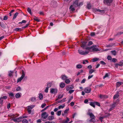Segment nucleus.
Returning <instances> with one entry per match:
<instances>
[{"label":"nucleus","instance_id":"27","mask_svg":"<svg viewBox=\"0 0 123 123\" xmlns=\"http://www.w3.org/2000/svg\"><path fill=\"white\" fill-rule=\"evenodd\" d=\"M70 80L69 79H67L65 81V83L67 84L69 83L70 82Z\"/></svg>","mask_w":123,"mask_h":123},{"label":"nucleus","instance_id":"24","mask_svg":"<svg viewBox=\"0 0 123 123\" xmlns=\"http://www.w3.org/2000/svg\"><path fill=\"white\" fill-rule=\"evenodd\" d=\"M21 95V94H19L18 93H17L15 95V97L17 98H18L20 97Z\"/></svg>","mask_w":123,"mask_h":123},{"label":"nucleus","instance_id":"9","mask_svg":"<svg viewBox=\"0 0 123 123\" xmlns=\"http://www.w3.org/2000/svg\"><path fill=\"white\" fill-rule=\"evenodd\" d=\"M48 116V114L46 112L43 113L41 115V117L43 119L46 118Z\"/></svg>","mask_w":123,"mask_h":123},{"label":"nucleus","instance_id":"6","mask_svg":"<svg viewBox=\"0 0 123 123\" xmlns=\"http://www.w3.org/2000/svg\"><path fill=\"white\" fill-rule=\"evenodd\" d=\"M22 74L20 78L18 79L17 80V83L20 82L25 76V74L24 71L22 70Z\"/></svg>","mask_w":123,"mask_h":123},{"label":"nucleus","instance_id":"45","mask_svg":"<svg viewBox=\"0 0 123 123\" xmlns=\"http://www.w3.org/2000/svg\"><path fill=\"white\" fill-rule=\"evenodd\" d=\"M69 110V108H68L67 109H66L65 110L64 112L65 113H66L67 114L68 113V111Z\"/></svg>","mask_w":123,"mask_h":123},{"label":"nucleus","instance_id":"58","mask_svg":"<svg viewBox=\"0 0 123 123\" xmlns=\"http://www.w3.org/2000/svg\"><path fill=\"white\" fill-rule=\"evenodd\" d=\"M7 16H5L3 18V19L4 20H6L7 19Z\"/></svg>","mask_w":123,"mask_h":123},{"label":"nucleus","instance_id":"53","mask_svg":"<svg viewBox=\"0 0 123 123\" xmlns=\"http://www.w3.org/2000/svg\"><path fill=\"white\" fill-rule=\"evenodd\" d=\"M49 106H47L44 109H43V110H42L41 111L42 112L44 111L46 109H47L49 107Z\"/></svg>","mask_w":123,"mask_h":123},{"label":"nucleus","instance_id":"55","mask_svg":"<svg viewBox=\"0 0 123 123\" xmlns=\"http://www.w3.org/2000/svg\"><path fill=\"white\" fill-rule=\"evenodd\" d=\"M63 96L62 94H60L58 95V98H62Z\"/></svg>","mask_w":123,"mask_h":123},{"label":"nucleus","instance_id":"33","mask_svg":"<svg viewBox=\"0 0 123 123\" xmlns=\"http://www.w3.org/2000/svg\"><path fill=\"white\" fill-rule=\"evenodd\" d=\"M95 104L98 106L100 107V104L98 102H95Z\"/></svg>","mask_w":123,"mask_h":123},{"label":"nucleus","instance_id":"16","mask_svg":"<svg viewBox=\"0 0 123 123\" xmlns=\"http://www.w3.org/2000/svg\"><path fill=\"white\" fill-rule=\"evenodd\" d=\"M99 97L101 99H103L107 98L108 97V96L102 95H100L99 96Z\"/></svg>","mask_w":123,"mask_h":123},{"label":"nucleus","instance_id":"23","mask_svg":"<svg viewBox=\"0 0 123 123\" xmlns=\"http://www.w3.org/2000/svg\"><path fill=\"white\" fill-rule=\"evenodd\" d=\"M8 116L10 117H12L13 119L14 118L16 117L15 116V115H14L12 114H9Z\"/></svg>","mask_w":123,"mask_h":123},{"label":"nucleus","instance_id":"42","mask_svg":"<svg viewBox=\"0 0 123 123\" xmlns=\"http://www.w3.org/2000/svg\"><path fill=\"white\" fill-rule=\"evenodd\" d=\"M62 116H63L64 117H67L68 115L67 114L65 113L64 112L62 113Z\"/></svg>","mask_w":123,"mask_h":123},{"label":"nucleus","instance_id":"35","mask_svg":"<svg viewBox=\"0 0 123 123\" xmlns=\"http://www.w3.org/2000/svg\"><path fill=\"white\" fill-rule=\"evenodd\" d=\"M64 105H60L58 107V109H60L61 108L62 109L64 107Z\"/></svg>","mask_w":123,"mask_h":123},{"label":"nucleus","instance_id":"1","mask_svg":"<svg viewBox=\"0 0 123 123\" xmlns=\"http://www.w3.org/2000/svg\"><path fill=\"white\" fill-rule=\"evenodd\" d=\"M86 42H82V44L81 45V47H82L84 49H86L85 52L82 51L81 50H78V52L80 54L82 55H85L89 53V51L87 50V48H86Z\"/></svg>","mask_w":123,"mask_h":123},{"label":"nucleus","instance_id":"52","mask_svg":"<svg viewBox=\"0 0 123 123\" xmlns=\"http://www.w3.org/2000/svg\"><path fill=\"white\" fill-rule=\"evenodd\" d=\"M122 64H120L117 63L115 64V66L116 68H117V67L118 66H122Z\"/></svg>","mask_w":123,"mask_h":123},{"label":"nucleus","instance_id":"8","mask_svg":"<svg viewBox=\"0 0 123 123\" xmlns=\"http://www.w3.org/2000/svg\"><path fill=\"white\" fill-rule=\"evenodd\" d=\"M113 0H104V3L108 5L109 6L112 3Z\"/></svg>","mask_w":123,"mask_h":123},{"label":"nucleus","instance_id":"17","mask_svg":"<svg viewBox=\"0 0 123 123\" xmlns=\"http://www.w3.org/2000/svg\"><path fill=\"white\" fill-rule=\"evenodd\" d=\"M61 77V78L63 80H65L68 78L65 75H62Z\"/></svg>","mask_w":123,"mask_h":123},{"label":"nucleus","instance_id":"46","mask_svg":"<svg viewBox=\"0 0 123 123\" xmlns=\"http://www.w3.org/2000/svg\"><path fill=\"white\" fill-rule=\"evenodd\" d=\"M98 59L97 58H95L92 59V61L93 62H95L98 60Z\"/></svg>","mask_w":123,"mask_h":123},{"label":"nucleus","instance_id":"5","mask_svg":"<svg viewBox=\"0 0 123 123\" xmlns=\"http://www.w3.org/2000/svg\"><path fill=\"white\" fill-rule=\"evenodd\" d=\"M74 88V87L73 86H69L67 87L66 89L67 91H69L68 92H74V90L72 89Z\"/></svg>","mask_w":123,"mask_h":123},{"label":"nucleus","instance_id":"56","mask_svg":"<svg viewBox=\"0 0 123 123\" xmlns=\"http://www.w3.org/2000/svg\"><path fill=\"white\" fill-rule=\"evenodd\" d=\"M46 105V104L45 103L43 104L42 105L41 107L42 108H43Z\"/></svg>","mask_w":123,"mask_h":123},{"label":"nucleus","instance_id":"59","mask_svg":"<svg viewBox=\"0 0 123 123\" xmlns=\"http://www.w3.org/2000/svg\"><path fill=\"white\" fill-rule=\"evenodd\" d=\"M12 72L11 71H10L9 72V76H11L12 75Z\"/></svg>","mask_w":123,"mask_h":123},{"label":"nucleus","instance_id":"7","mask_svg":"<svg viewBox=\"0 0 123 123\" xmlns=\"http://www.w3.org/2000/svg\"><path fill=\"white\" fill-rule=\"evenodd\" d=\"M118 104L117 102H114L110 106V108L109 109L110 111H111L114 108H115L116 106Z\"/></svg>","mask_w":123,"mask_h":123},{"label":"nucleus","instance_id":"38","mask_svg":"<svg viewBox=\"0 0 123 123\" xmlns=\"http://www.w3.org/2000/svg\"><path fill=\"white\" fill-rule=\"evenodd\" d=\"M28 12L31 15L32 14L31 13V9L29 8H28L27 9V10Z\"/></svg>","mask_w":123,"mask_h":123},{"label":"nucleus","instance_id":"57","mask_svg":"<svg viewBox=\"0 0 123 123\" xmlns=\"http://www.w3.org/2000/svg\"><path fill=\"white\" fill-rule=\"evenodd\" d=\"M117 61V59L115 58H113L111 60V61L113 62H115Z\"/></svg>","mask_w":123,"mask_h":123},{"label":"nucleus","instance_id":"63","mask_svg":"<svg viewBox=\"0 0 123 123\" xmlns=\"http://www.w3.org/2000/svg\"><path fill=\"white\" fill-rule=\"evenodd\" d=\"M93 76V75H91L89 76L88 77V79H90L92 78Z\"/></svg>","mask_w":123,"mask_h":123},{"label":"nucleus","instance_id":"10","mask_svg":"<svg viewBox=\"0 0 123 123\" xmlns=\"http://www.w3.org/2000/svg\"><path fill=\"white\" fill-rule=\"evenodd\" d=\"M22 119V117H20L17 118H15L13 119H12V120H13L15 122H19L21 121V120L20 119Z\"/></svg>","mask_w":123,"mask_h":123},{"label":"nucleus","instance_id":"37","mask_svg":"<svg viewBox=\"0 0 123 123\" xmlns=\"http://www.w3.org/2000/svg\"><path fill=\"white\" fill-rule=\"evenodd\" d=\"M61 111H59L57 112L56 114L58 116H60L61 114Z\"/></svg>","mask_w":123,"mask_h":123},{"label":"nucleus","instance_id":"21","mask_svg":"<svg viewBox=\"0 0 123 123\" xmlns=\"http://www.w3.org/2000/svg\"><path fill=\"white\" fill-rule=\"evenodd\" d=\"M65 86V84L62 82H61L60 84V86L61 88H63Z\"/></svg>","mask_w":123,"mask_h":123},{"label":"nucleus","instance_id":"41","mask_svg":"<svg viewBox=\"0 0 123 123\" xmlns=\"http://www.w3.org/2000/svg\"><path fill=\"white\" fill-rule=\"evenodd\" d=\"M31 100L32 102L36 100V98L34 97H32L31 98Z\"/></svg>","mask_w":123,"mask_h":123},{"label":"nucleus","instance_id":"31","mask_svg":"<svg viewBox=\"0 0 123 123\" xmlns=\"http://www.w3.org/2000/svg\"><path fill=\"white\" fill-rule=\"evenodd\" d=\"M86 7L88 9H90L91 8V6L90 3H87Z\"/></svg>","mask_w":123,"mask_h":123},{"label":"nucleus","instance_id":"44","mask_svg":"<svg viewBox=\"0 0 123 123\" xmlns=\"http://www.w3.org/2000/svg\"><path fill=\"white\" fill-rule=\"evenodd\" d=\"M49 88L46 87L44 89V92H48L49 89Z\"/></svg>","mask_w":123,"mask_h":123},{"label":"nucleus","instance_id":"64","mask_svg":"<svg viewBox=\"0 0 123 123\" xmlns=\"http://www.w3.org/2000/svg\"><path fill=\"white\" fill-rule=\"evenodd\" d=\"M70 105L73 106L74 105V103L73 102H71L70 103Z\"/></svg>","mask_w":123,"mask_h":123},{"label":"nucleus","instance_id":"19","mask_svg":"<svg viewBox=\"0 0 123 123\" xmlns=\"http://www.w3.org/2000/svg\"><path fill=\"white\" fill-rule=\"evenodd\" d=\"M66 120H63L62 121V123H67L69 121V118L68 117H66Z\"/></svg>","mask_w":123,"mask_h":123},{"label":"nucleus","instance_id":"32","mask_svg":"<svg viewBox=\"0 0 123 123\" xmlns=\"http://www.w3.org/2000/svg\"><path fill=\"white\" fill-rule=\"evenodd\" d=\"M82 67V66L80 64H78L76 65V67L78 68H80Z\"/></svg>","mask_w":123,"mask_h":123},{"label":"nucleus","instance_id":"50","mask_svg":"<svg viewBox=\"0 0 123 123\" xmlns=\"http://www.w3.org/2000/svg\"><path fill=\"white\" fill-rule=\"evenodd\" d=\"M3 101V99L2 98H0V103L1 104V105H2Z\"/></svg>","mask_w":123,"mask_h":123},{"label":"nucleus","instance_id":"14","mask_svg":"<svg viewBox=\"0 0 123 123\" xmlns=\"http://www.w3.org/2000/svg\"><path fill=\"white\" fill-rule=\"evenodd\" d=\"M52 83L51 82H48L47 83L46 85V87L49 88H50L52 85Z\"/></svg>","mask_w":123,"mask_h":123},{"label":"nucleus","instance_id":"62","mask_svg":"<svg viewBox=\"0 0 123 123\" xmlns=\"http://www.w3.org/2000/svg\"><path fill=\"white\" fill-rule=\"evenodd\" d=\"M39 14L41 15H44V13L43 12H39Z\"/></svg>","mask_w":123,"mask_h":123},{"label":"nucleus","instance_id":"18","mask_svg":"<svg viewBox=\"0 0 123 123\" xmlns=\"http://www.w3.org/2000/svg\"><path fill=\"white\" fill-rule=\"evenodd\" d=\"M89 105L93 107L94 108H95V101L94 102H89Z\"/></svg>","mask_w":123,"mask_h":123},{"label":"nucleus","instance_id":"12","mask_svg":"<svg viewBox=\"0 0 123 123\" xmlns=\"http://www.w3.org/2000/svg\"><path fill=\"white\" fill-rule=\"evenodd\" d=\"M57 92V90L56 88L50 89V92Z\"/></svg>","mask_w":123,"mask_h":123},{"label":"nucleus","instance_id":"40","mask_svg":"<svg viewBox=\"0 0 123 123\" xmlns=\"http://www.w3.org/2000/svg\"><path fill=\"white\" fill-rule=\"evenodd\" d=\"M34 20L37 21L38 22L40 21V20L39 19L35 17H34Z\"/></svg>","mask_w":123,"mask_h":123},{"label":"nucleus","instance_id":"30","mask_svg":"<svg viewBox=\"0 0 123 123\" xmlns=\"http://www.w3.org/2000/svg\"><path fill=\"white\" fill-rule=\"evenodd\" d=\"M22 29L21 28H17L14 29V30L16 31H22Z\"/></svg>","mask_w":123,"mask_h":123},{"label":"nucleus","instance_id":"26","mask_svg":"<svg viewBox=\"0 0 123 123\" xmlns=\"http://www.w3.org/2000/svg\"><path fill=\"white\" fill-rule=\"evenodd\" d=\"M18 14V12H16L13 16V19H14L16 18Z\"/></svg>","mask_w":123,"mask_h":123},{"label":"nucleus","instance_id":"34","mask_svg":"<svg viewBox=\"0 0 123 123\" xmlns=\"http://www.w3.org/2000/svg\"><path fill=\"white\" fill-rule=\"evenodd\" d=\"M111 52L112 54L114 55H116V52L115 50L111 51Z\"/></svg>","mask_w":123,"mask_h":123},{"label":"nucleus","instance_id":"43","mask_svg":"<svg viewBox=\"0 0 123 123\" xmlns=\"http://www.w3.org/2000/svg\"><path fill=\"white\" fill-rule=\"evenodd\" d=\"M86 80L85 79H84L81 81V84H83L85 83V81H86Z\"/></svg>","mask_w":123,"mask_h":123},{"label":"nucleus","instance_id":"25","mask_svg":"<svg viewBox=\"0 0 123 123\" xmlns=\"http://www.w3.org/2000/svg\"><path fill=\"white\" fill-rule=\"evenodd\" d=\"M35 106V105H32L30 106H29L27 107V109H32Z\"/></svg>","mask_w":123,"mask_h":123},{"label":"nucleus","instance_id":"11","mask_svg":"<svg viewBox=\"0 0 123 123\" xmlns=\"http://www.w3.org/2000/svg\"><path fill=\"white\" fill-rule=\"evenodd\" d=\"M84 91L85 92H90L91 89L89 87H87L85 88Z\"/></svg>","mask_w":123,"mask_h":123},{"label":"nucleus","instance_id":"28","mask_svg":"<svg viewBox=\"0 0 123 123\" xmlns=\"http://www.w3.org/2000/svg\"><path fill=\"white\" fill-rule=\"evenodd\" d=\"M22 123H28V121L26 119H23L22 121Z\"/></svg>","mask_w":123,"mask_h":123},{"label":"nucleus","instance_id":"3","mask_svg":"<svg viewBox=\"0 0 123 123\" xmlns=\"http://www.w3.org/2000/svg\"><path fill=\"white\" fill-rule=\"evenodd\" d=\"M87 49L89 51H89L93 52L99 51V49L97 47V46L96 45L92 46L90 47H87Z\"/></svg>","mask_w":123,"mask_h":123},{"label":"nucleus","instance_id":"4","mask_svg":"<svg viewBox=\"0 0 123 123\" xmlns=\"http://www.w3.org/2000/svg\"><path fill=\"white\" fill-rule=\"evenodd\" d=\"M90 110H89V111ZM87 114L90 116V118H91L89 120L90 122H93V123L95 122H96V120L95 118V116L93 114L92 112H90L89 111L87 113Z\"/></svg>","mask_w":123,"mask_h":123},{"label":"nucleus","instance_id":"15","mask_svg":"<svg viewBox=\"0 0 123 123\" xmlns=\"http://www.w3.org/2000/svg\"><path fill=\"white\" fill-rule=\"evenodd\" d=\"M123 84V82H117L116 84V87H119L120 85Z\"/></svg>","mask_w":123,"mask_h":123},{"label":"nucleus","instance_id":"51","mask_svg":"<svg viewBox=\"0 0 123 123\" xmlns=\"http://www.w3.org/2000/svg\"><path fill=\"white\" fill-rule=\"evenodd\" d=\"M100 63L101 64L103 65H105L106 64V63L103 61H101L100 62Z\"/></svg>","mask_w":123,"mask_h":123},{"label":"nucleus","instance_id":"39","mask_svg":"<svg viewBox=\"0 0 123 123\" xmlns=\"http://www.w3.org/2000/svg\"><path fill=\"white\" fill-rule=\"evenodd\" d=\"M16 91H20L21 90V88L19 87H18L16 89Z\"/></svg>","mask_w":123,"mask_h":123},{"label":"nucleus","instance_id":"48","mask_svg":"<svg viewBox=\"0 0 123 123\" xmlns=\"http://www.w3.org/2000/svg\"><path fill=\"white\" fill-rule=\"evenodd\" d=\"M94 71V70L93 69L90 70L89 71V74H91Z\"/></svg>","mask_w":123,"mask_h":123},{"label":"nucleus","instance_id":"13","mask_svg":"<svg viewBox=\"0 0 123 123\" xmlns=\"http://www.w3.org/2000/svg\"><path fill=\"white\" fill-rule=\"evenodd\" d=\"M95 12H98L99 13H104L105 11L104 10H101L98 9H96L94 10Z\"/></svg>","mask_w":123,"mask_h":123},{"label":"nucleus","instance_id":"47","mask_svg":"<svg viewBox=\"0 0 123 123\" xmlns=\"http://www.w3.org/2000/svg\"><path fill=\"white\" fill-rule=\"evenodd\" d=\"M107 59L108 60H112V57L111 56L109 55L107 57Z\"/></svg>","mask_w":123,"mask_h":123},{"label":"nucleus","instance_id":"61","mask_svg":"<svg viewBox=\"0 0 123 123\" xmlns=\"http://www.w3.org/2000/svg\"><path fill=\"white\" fill-rule=\"evenodd\" d=\"M29 25V24H26L25 26H23L22 27V28H25L27 27Z\"/></svg>","mask_w":123,"mask_h":123},{"label":"nucleus","instance_id":"2","mask_svg":"<svg viewBox=\"0 0 123 123\" xmlns=\"http://www.w3.org/2000/svg\"><path fill=\"white\" fill-rule=\"evenodd\" d=\"M78 0H76L74 2L73 5H71L69 9L72 11H74L75 10V8L78 6H80L83 4V3L81 2L79 4H78Z\"/></svg>","mask_w":123,"mask_h":123},{"label":"nucleus","instance_id":"36","mask_svg":"<svg viewBox=\"0 0 123 123\" xmlns=\"http://www.w3.org/2000/svg\"><path fill=\"white\" fill-rule=\"evenodd\" d=\"M73 98V96H71L69 97V98L68 101V103H69L71 101V100H72Z\"/></svg>","mask_w":123,"mask_h":123},{"label":"nucleus","instance_id":"60","mask_svg":"<svg viewBox=\"0 0 123 123\" xmlns=\"http://www.w3.org/2000/svg\"><path fill=\"white\" fill-rule=\"evenodd\" d=\"M92 43H93L92 41H90L89 42L88 45L89 46L91 45L92 44Z\"/></svg>","mask_w":123,"mask_h":123},{"label":"nucleus","instance_id":"22","mask_svg":"<svg viewBox=\"0 0 123 123\" xmlns=\"http://www.w3.org/2000/svg\"><path fill=\"white\" fill-rule=\"evenodd\" d=\"M48 119L49 120H52L54 119V117L53 116H49L48 117Z\"/></svg>","mask_w":123,"mask_h":123},{"label":"nucleus","instance_id":"20","mask_svg":"<svg viewBox=\"0 0 123 123\" xmlns=\"http://www.w3.org/2000/svg\"><path fill=\"white\" fill-rule=\"evenodd\" d=\"M38 98L40 100L43 99V95L41 93L39 94Z\"/></svg>","mask_w":123,"mask_h":123},{"label":"nucleus","instance_id":"54","mask_svg":"<svg viewBox=\"0 0 123 123\" xmlns=\"http://www.w3.org/2000/svg\"><path fill=\"white\" fill-rule=\"evenodd\" d=\"M66 98H64L62 100L60 101V102H59L62 103V102H64L65 101Z\"/></svg>","mask_w":123,"mask_h":123},{"label":"nucleus","instance_id":"29","mask_svg":"<svg viewBox=\"0 0 123 123\" xmlns=\"http://www.w3.org/2000/svg\"><path fill=\"white\" fill-rule=\"evenodd\" d=\"M119 95L118 94L115 95L113 97L114 99H115L118 98L119 97Z\"/></svg>","mask_w":123,"mask_h":123},{"label":"nucleus","instance_id":"49","mask_svg":"<svg viewBox=\"0 0 123 123\" xmlns=\"http://www.w3.org/2000/svg\"><path fill=\"white\" fill-rule=\"evenodd\" d=\"M108 76H109V75H108V73H106L105 74V76L103 77V79H105V78L108 77Z\"/></svg>","mask_w":123,"mask_h":123}]
</instances>
